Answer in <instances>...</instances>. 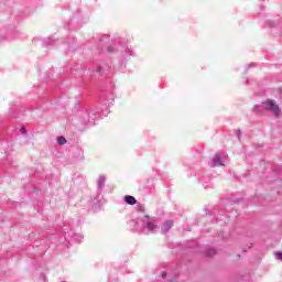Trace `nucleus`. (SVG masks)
I'll use <instances>...</instances> for the list:
<instances>
[{
	"instance_id": "9",
	"label": "nucleus",
	"mask_w": 282,
	"mask_h": 282,
	"mask_svg": "<svg viewBox=\"0 0 282 282\" xmlns=\"http://www.w3.org/2000/svg\"><path fill=\"white\" fill-rule=\"evenodd\" d=\"M105 182H107V177L105 175H99L98 181H97V196L93 200V204H98L100 199V195H102V191L105 188Z\"/></svg>"
},
{
	"instance_id": "6",
	"label": "nucleus",
	"mask_w": 282,
	"mask_h": 282,
	"mask_svg": "<svg viewBox=\"0 0 282 282\" xmlns=\"http://www.w3.org/2000/svg\"><path fill=\"white\" fill-rule=\"evenodd\" d=\"M0 149L4 151V156H2V160L4 161L1 163L2 169H6V166H14V161H12V155H10L12 142L8 140H2L0 142Z\"/></svg>"
},
{
	"instance_id": "21",
	"label": "nucleus",
	"mask_w": 282,
	"mask_h": 282,
	"mask_svg": "<svg viewBox=\"0 0 282 282\" xmlns=\"http://www.w3.org/2000/svg\"><path fill=\"white\" fill-rule=\"evenodd\" d=\"M237 138H241V130L237 131Z\"/></svg>"
},
{
	"instance_id": "1",
	"label": "nucleus",
	"mask_w": 282,
	"mask_h": 282,
	"mask_svg": "<svg viewBox=\"0 0 282 282\" xmlns=\"http://www.w3.org/2000/svg\"><path fill=\"white\" fill-rule=\"evenodd\" d=\"M95 43H97V50H100V47H106L107 52H113L115 50L117 52H120V63L119 68L124 70L127 68V63H129L130 56H135V53L133 52V48L129 47V44L122 39L117 40L118 46H109V35L108 34H96L94 37Z\"/></svg>"
},
{
	"instance_id": "8",
	"label": "nucleus",
	"mask_w": 282,
	"mask_h": 282,
	"mask_svg": "<svg viewBox=\"0 0 282 282\" xmlns=\"http://www.w3.org/2000/svg\"><path fill=\"white\" fill-rule=\"evenodd\" d=\"M116 99V95L111 90H105L101 94L100 100L105 107H111L113 105V100Z\"/></svg>"
},
{
	"instance_id": "5",
	"label": "nucleus",
	"mask_w": 282,
	"mask_h": 282,
	"mask_svg": "<svg viewBox=\"0 0 282 282\" xmlns=\"http://www.w3.org/2000/svg\"><path fill=\"white\" fill-rule=\"evenodd\" d=\"M69 239H74L77 243H83V239H85V236L83 234H78L74 231V229L64 227L62 229V235L59 237V241L62 243H69Z\"/></svg>"
},
{
	"instance_id": "24",
	"label": "nucleus",
	"mask_w": 282,
	"mask_h": 282,
	"mask_svg": "<svg viewBox=\"0 0 282 282\" xmlns=\"http://www.w3.org/2000/svg\"><path fill=\"white\" fill-rule=\"evenodd\" d=\"M68 50H72V46H70V44H68Z\"/></svg>"
},
{
	"instance_id": "14",
	"label": "nucleus",
	"mask_w": 282,
	"mask_h": 282,
	"mask_svg": "<svg viewBox=\"0 0 282 282\" xmlns=\"http://www.w3.org/2000/svg\"><path fill=\"white\" fill-rule=\"evenodd\" d=\"M217 254V249L209 247L205 250V257H215Z\"/></svg>"
},
{
	"instance_id": "18",
	"label": "nucleus",
	"mask_w": 282,
	"mask_h": 282,
	"mask_svg": "<svg viewBox=\"0 0 282 282\" xmlns=\"http://www.w3.org/2000/svg\"><path fill=\"white\" fill-rule=\"evenodd\" d=\"M91 72H97V74H105V68L102 66H97L96 69H93Z\"/></svg>"
},
{
	"instance_id": "17",
	"label": "nucleus",
	"mask_w": 282,
	"mask_h": 282,
	"mask_svg": "<svg viewBox=\"0 0 282 282\" xmlns=\"http://www.w3.org/2000/svg\"><path fill=\"white\" fill-rule=\"evenodd\" d=\"M274 25H275V23H274V21H272V20H268V21H265V23H264V26H265V28H274Z\"/></svg>"
},
{
	"instance_id": "4",
	"label": "nucleus",
	"mask_w": 282,
	"mask_h": 282,
	"mask_svg": "<svg viewBox=\"0 0 282 282\" xmlns=\"http://www.w3.org/2000/svg\"><path fill=\"white\" fill-rule=\"evenodd\" d=\"M271 111L276 118L281 113V109L279 108V105H276V101L274 99H268L267 101L256 105L253 107L254 113H262V111Z\"/></svg>"
},
{
	"instance_id": "10",
	"label": "nucleus",
	"mask_w": 282,
	"mask_h": 282,
	"mask_svg": "<svg viewBox=\"0 0 282 282\" xmlns=\"http://www.w3.org/2000/svg\"><path fill=\"white\" fill-rule=\"evenodd\" d=\"M173 228V220H165L161 227V232L166 235Z\"/></svg>"
},
{
	"instance_id": "11",
	"label": "nucleus",
	"mask_w": 282,
	"mask_h": 282,
	"mask_svg": "<svg viewBox=\"0 0 282 282\" xmlns=\"http://www.w3.org/2000/svg\"><path fill=\"white\" fill-rule=\"evenodd\" d=\"M58 40H54L52 37H46L42 41L43 47H52Z\"/></svg>"
},
{
	"instance_id": "7",
	"label": "nucleus",
	"mask_w": 282,
	"mask_h": 282,
	"mask_svg": "<svg viewBox=\"0 0 282 282\" xmlns=\"http://www.w3.org/2000/svg\"><path fill=\"white\" fill-rule=\"evenodd\" d=\"M228 160V154L226 152H218L215 154L213 161L210 162V166L216 169L217 166H225L224 162Z\"/></svg>"
},
{
	"instance_id": "22",
	"label": "nucleus",
	"mask_w": 282,
	"mask_h": 282,
	"mask_svg": "<svg viewBox=\"0 0 282 282\" xmlns=\"http://www.w3.org/2000/svg\"><path fill=\"white\" fill-rule=\"evenodd\" d=\"M223 219L219 217V216H217V218L215 219V223L217 224V221H221Z\"/></svg>"
},
{
	"instance_id": "16",
	"label": "nucleus",
	"mask_w": 282,
	"mask_h": 282,
	"mask_svg": "<svg viewBox=\"0 0 282 282\" xmlns=\"http://www.w3.org/2000/svg\"><path fill=\"white\" fill-rule=\"evenodd\" d=\"M57 144H59L61 147H63V144H67V139H65V137L63 135L57 137Z\"/></svg>"
},
{
	"instance_id": "19",
	"label": "nucleus",
	"mask_w": 282,
	"mask_h": 282,
	"mask_svg": "<svg viewBox=\"0 0 282 282\" xmlns=\"http://www.w3.org/2000/svg\"><path fill=\"white\" fill-rule=\"evenodd\" d=\"M20 133H22V135H28V130L25 129L24 126H22V127L20 128Z\"/></svg>"
},
{
	"instance_id": "20",
	"label": "nucleus",
	"mask_w": 282,
	"mask_h": 282,
	"mask_svg": "<svg viewBox=\"0 0 282 282\" xmlns=\"http://www.w3.org/2000/svg\"><path fill=\"white\" fill-rule=\"evenodd\" d=\"M275 259H278V261H282V252L281 251L275 252Z\"/></svg>"
},
{
	"instance_id": "23",
	"label": "nucleus",
	"mask_w": 282,
	"mask_h": 282,
	"mask_svg": "<svg viewBox=\"0 0 282 282\" xmlns=\"http://www.w3.org/2000/svg\"><path fill=\"white\" fill-rule=\"evenodd\" d=\"M203 186H205V188H207L208 182L203 183Z\"/></svg>"
},
{
	"instance_id": "26",
	"label": "nucleus",
	"mask_w": 282,
	"mask_h": 282,
	"mask_svg": "<svg viewBox=\"0 0 282 282\" xmlns=\"http://www.w3.org/2000/svg\"><path fill=\"white\" fill-rule=\"evenodd\" d=\"M253 64H250L249 67H252Z\"/></svg>"
},
{
	"instance_id": "25",
	"label": "nucleus",
	"mask_w": 282,
	"mask_h": 282,
	"mask_svg": "<svg viewBox=\"0 0 282 282\" xmlns=\"http://www.w3.org/2000/svg\"><path fill=\"white\" fill-rule=\"evenodd\" d=\"M14 34H19V32L15 31Z\"/></svg>"
},
{
	"instance_id": "12",
	"label": "nucleus",
	"mask_w": 282,
	"mask_h": 282,
	"mask_svg": "<svg viewBox=\"0 0 282 282\" xmlns=\"http://www.w3.org/2000/svg\"><path fill=\"white\" fill-rule=\"evenodd\" d=\"M123 202L129 206H135V204H138V200L131 195H126L123 197Z\"/></svg>"
},
{
	"instance_id": "15",
	"label": "nucleus",
	"mask_w": 282,
	"mask_h": 282,
	"mask_svg": "<svg viewBox=\"0 0 282 282\" xmlns=\"http://www.w3.org/2000/svg\"><path fill=\"white\" fill-rule=\"evenodd\" d=\"M76 160H85L84 151L80 148H76Z\"/></svg>"
},
{
	"instance_id": "2",
	"label": "nucleus",
	"mask_w": 282,
	"mask_h": 282,
	"mask_svg": "<svg viewBox=\"0 0 282 282\" xmlns=\"http://www.w3.org/2000/svg\"><path fill=\"white\" fill-rule=\"evenodd\" d=\"M139 215L137 219L130 220L129 225L133 226L135 232H140L142 230H147V232H151L152 235L160 230V225H158V218L151 217L144 214V207H139Z\"/></svg>"
},
{
	"instance_id": "3",
	"label": "nucleus",
	"mask_w": 282,
	"mask_h": 282,
	"mask_svg": "<svg viewBox=\"0 0 282 282\" xmlns=\"http://www.w3.org/2000/svg\"><path fill=\"white\" fill-rule=\"evenodd\" d=\"M98 113H100V109L98 107L82 108L77 112V118L79 119L80 124L94 127V124H96V120H98Z\"/></svg>"
},
{
	"instance_id": "13",
	"label": "nucleus",
	"mask_w": 282,
	"mask_h": 282,
	"mask_svg": "<svg viewBox=\"0 0 282 282\" xmlns=\"http://www.w3.org/2000/svg\"><path fill=\"white\" fill-rule=\"evenodd\" d=\"M166 276H167L166 271H163L161 273V276H160L161 281H163V282H177V278H170L169 280H166Z\"/></svg>"
}]
</instances>
